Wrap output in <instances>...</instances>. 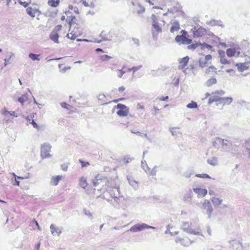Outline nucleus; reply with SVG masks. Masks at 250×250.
Listing matches in <instances>:
<instances>
[{
  "label": "nucleus",
  "mask_w": 250,
  "mask_h": 250,
  "mask_svg": "<svg viewBox=\"0 0 250 250\" xmlns=\"http://www.w3.org/2000/svg\"><path fill=\"white\" fill-rule=\"evenodd\" d=\"M69 9L68 10H67L65 12L64 14L66 16V21H68L70 27L78 25H83V22L82 20H81L80 18H77L76 17L72 15L70 10H72L73 6L69 5Z\"/></svg>",
  "instance_id": "f257e3e1"
},
{
  "label": "nucleus",
  "mask_w": 250,
  "mask_h": 250,
  "mask_svg": "<svg viewBox=\"0 0 250 250\" xmlns=\"http://www.w3.org/2000/svg\"><path fill=\"white\" fill-rule=\"evenodd\" d=\"M92 184L94 187L100 186L101 188H105L108 186L109 180L107 177L101 174H98L93 179Z\"/></svg>",
  "instance_id": "f03ea898"
},
{
  "label": "nucleus",
  "mask_w": 250,
  "mask_h": 250,
  "mask_svg": "<svg viewBox=\"0 0 250 250\" xmlns=\"http://www.w3.org/2000/svg\"><path fill=\"white\" fill-rule=\"evenodd\" d=\"M70 28H71V31L67 34V37L71 40H74L83 34V25L72 26Z\"/></svg>",
  "instance_id": "7ed1b4c3"
},
{
  "label": "nucleus",
  "mask_w": 250,
  "mask_h": 250,
  "mask_svg": "<svg viewBox=\"0 0 250 250\" xmlns=\"http://www.w3.org/2000/svg\"><path fill=\"white\" fill-rule=\"evenodd\" d=\"M113 109H117V114L120 117L127 116L129 112L128 107L125 104H118L113 107Z\"/></svg>",
  "instance_id": "20e7f679"
},
{
  "label": "nucleus",
  "mask_w": 250,
  "mask_h": 250,
  "mask_svg": "<svg viewBox=\"0 0 250 250\" xmlns=\"http://www.w3.org/2000/svg\"><path fill=\"white\" fill-rule=\"evenodd\" d=\"M181 35H177L175 38L176 42L184 44H190L192 40L188 38V35L187 32L185 30H182Z\"/></svg>",
  "instance_id": "39448f33"
},
{
  "label": "nucleus",
  "mask_w": 250,
  "mask_h": 250,
  "mask_svg": "<svg viewBox=\"0 0 250 250\" xmlns=\"http://www.w3.org/2000/svg\"><path fill=\"white\" fill-rule=\"evenodd\" d=\"M151 18L152 20V34L153 36H157L158 34L162 32V29L161 27L159 24L158 19L156 16L153 14L151 16Z\"/></svg>",
  "instance_id": "423d86ee"
},
{
  "label": "nucleus",
  "mask_w": 250,
  "mask_h": 250,
  "mask_svg": "<svg viewBox=\"0 0 250 250\" xmlns=\"http://www.w3.org/2000/svg\"><path fill=\"white\" fill-rule=\"evenodd\" d=\"M225 93L223 90H217L215 91L213 94H214L212 97H210L208 99V104H211L213 102H216L217 105L220 104L221 102L222 97H219L218 95H223Z\"/></svg>",
  "instance_id": "0eeeda50"
},
{
  "label": "nucleus",
  "mask_w": 250,
  "mask_h": 250,
  "mask_svg": "<svg viewBox=\"0 0 250 250\" xmlns=\"http://www.w3.org/2000/svg\"><path fill=\"white\" fill-rule=\"evenodd\" d=\"M62 29L61 25H57L55 28L53 30V31L51 32L49 35V38L52 41H53L55 43H59V32L61 31Z\"/></svg>",
  "instance_id": "6e6552de"
},
{
  "label": "nucleus",
  "mask_w": 250,
  "mask_h": 250,
  "mask_svg": "<svg viewBox=\"0 0 250 250\" xmlns=\"http://www.w3.org/2000/svg\"><path fill=\"white\" fill-rule=\"evenodd\" d=\"M51 146L50 144L44 143L41 146V156L42 159H45L51 156L50 151Z\"/></svg>",
  "instance_id": "1a4fd4ad"
},
{
  "label": "nucleus",
  "mask_w": 250,
  "mask_h": 250,
  "mask_svg": "<svg viewBox=\"0 0 250 250\" xmlns=\"http://www.w3.org/2000/svg\"><path fill=\"white\" fill-rule=\"evenodd\" d=\"M149 228H154L152 227L149 226L146 224H136L132 227H131L130 229V231L131 232H138L142 231L143 230L149 229Z\"/></svg>",
  "instance_id": "9d476101"
},
{
  "label": "nucleus",
  "mask_w": 250,
  "mask_h": 250,
  "mask_svg": "<svg viewBox=\"0 0 250 250\" xmlns=\"http://www.w3.org/2000/svg\"><path fill=\"white\" fill-rule=\"evenodd\" d=\"M192 30L194 37H201L206 33V29L199 26L194 27Z\"/></svg>",
  "instance_id": "9b49d317"
},
{
  "label": "nucleus",
  "mask_w": 250,
  "mask_h": 250,
  "mask_svg": "<svg viewBox=\"0 0 250 250\" xmlns=\"http://www.w3.org/2000/svg\"><path fill=\"white\" fill-rule=\"evenodd\" d=\"M133 13L138 15L141 14L145 12L144 6L140 3H133Z\"/></svg>",
  "instance_id": "f8f14e48"
},
{
  "label": "nucleus",
  "mask_w": 250,
  "mask_h": 250,
  "mask_svg": "<svg viewBox=\"0 0 250 250\" xmlns=\"http://www.w3.org/2000/svg\"><path fill=\"white\" fill-rule=\"evenodd\" d=\"M175 241L180 243L185 247L188 246L191 243V241L186 236H183L182 237H178L176 238Z\"/></svg>",
  "instance_id": "ddd939ff"
},
{
  "label": "nucleus",
  "mask_w": 250,
  "mask_h": 250,
  "mask_svg": "<svg viewBox=\"0 0 250 250\" xmlns=\"http://www.w3.org/2000/svg\"><path fill=\"white\" fill-rule=\"evenodd\" d=\"M203 208L204 209L206 210L207 213L209 217H210L213 208H212L210 202L208 200H205L203 204Z\"/></svg>",
  "instance_id": "4468645a"
},
{
  "label": "nucleus",
  "mask_w": 250,
  "mask_h": 250,
  "mask_svg": "<svg viewBox=\"0 0 250 250\" xmlns=\"http://www.w3.org/2000/svg\"><path fill=\"white\" fill-rule=\"evenodd\" d=\"M189 59V57L188 56H186L179 60V65L178 68L180 69L183 70L185 73L186 72L185 67L188 64Z\"/></svg>",
  "instance_id": "2eb2a0df"
},
{
  "label": "nucleus",
  "mask_w": 250,
  "mask_h": 250,
  "mask_svg": "<svg viewBox=\"0 0 250 250\" xmlns=\"http://www.w3.org/2000/svg\"><path fill=\"white\" fill-rule=\"evenodd\" d=\"M171 27L170 31L171 33H174L175 32H177L180 28V23L177 20H172L170 22Z\"/></svg>",
  "instance_id": "dca6fc26"
},
{
  "label": "nucleus",
  "mask_w": 250,
  "mask_h": 250,
  "mask_svg": "<svg viewBox=\"0 0 250 250\" xmlns=\"http://www.w3.org/2000/svg\"><path fill=\"white\" fill-rule=\"evenodd\" d=\"M226 54L229 57H238L240 54V51H237L235 48H230L227 49Z\"/></svg>",
  "instance_id": "f3484780"
},
{
  "label": "nucleus",
  "mask_w": 250,
  "mask_h": 250,
  "mask_svg": "<svg viewBox=\"0 0 250 250\" xmlns=\"http://www.w3.org/2000/svg\"><path fill=\"white\" fill-rule=\"evenodd\" d=\"M61 105L62 108L67 109L69 114L76 112V108L65 102L62 103Z\"/></svg>",
  "instance_id": "a211bd4d"
},
{
  "label": "nucleus",
  "mask_w": 250,
  "mask_h": 250,
  "mask_svg": "<svg viewBox=\"0 0 250 250\" xmlns=\"http://www.w3.org/2000/svg\"><path fill=\"white\" fill-rule=\"evenodd\" d=\"M193 191L198 195L202 197L206 196L208 193V191L206 189L198 188H193Z\"/></svg>",
  "instance_id": "6ab92c4d"
},
{
  "label": "nucleus",
  "mask_w": 250,
  "mask_h": 250,
  "mask_svg": "<svg viewBox=\"0 0 250 250\" xmlns=\"http://www.w3.org/2000/svg\"><path fill=\"white\" fill-rule=\"evenodd\" d=\"M100 37L101 38V39L97 41V42H100L103 41H106L109 40L110 36L109 33H107L105 31H103L100 34Z\"/></svg>",
  "instance_id": "aec40b11"
},
{
  "label": "nucleus",
  "mask_w": 250,
  "mask_h": 250,
  "mask_svg": "<svg viewBox=\"0 0 250 250\" xmlns=\"http://www.w3.org/2000/svg\"><path fill=\"white\" fill-rule=\"evenodd\" d=\"M62 178V175L53 176L51 178L50 184L53 186H57Z\"/></svg>",
  "instance_id": "412c9836"
},
{
  "label": "nucleus",
  "mask_w": 250,
  "mask_h": 250,
  "mask_svg": "<svg viewBox=\"0 0 250 250\" xmlns=\"http://www.w3.org/2000/svg\"><path fill=\"white\" fill-rule=\"evenodd\" d=\"M50 230L52 234H58L60 235L62 233V230L60 228L56 227L54 224L50 225Z\"/></svg>",
  "instance_id": "4be33fe9"
},
{
  "label": "nucleus",
  "mask_w": 250,
  "mask_h": 250,
  "mask_svg": "<svg viewBox=\"0 0 250 250\" xmlns=\"http://www.w3.org/2000/svg\"><path fill=\"white\" fill-rule=\"evenodd\" d=\"M217 73V68L213 66H211L208 68L205 71V75L207 76H209L212 74H215Z\"/></svg>",
  "instance_id": "5701e85b"
},
{
  "label": "nucleus",
  "mask_w": 250,
  "mask_h": 250,
  "mask_svg": "<svg viewBox=\"0 0 250 250\" xmlns=\"http://www.w3.org/2000/svg\"><path fill=\"white\" fill-rule=\"evenodd\" d=\"M234 65L237 67V69L239 72H243L248 69L246 63H238L235 64Z\"/></svg>",
  "instance_id": "b1692460"
},
{
  "label": "nucleus",
  "mask_w": 250,
  "mask_h": 250,
  "mask_svg": "<svg viewBox=\"0 0 250 250\" xmlns=\"http://www.w3.org/2000/svg\"><path fill=\"white\" fill-rule=\"evenodd\" d=\"M79 185L83 188H85L88 185L86 178L83 176L81 177L79 180Z\"/></svg>",
  "instance_id": "393cba45"
},
{
  "label": "nucleus",
  "mask_w": 250,
  "mask_h": 250,
  "mask_svg": "<svg viewBox=\"0 0 250 250\" xmlns=\"http://www.w3.org/2000/svg\"><path fill=\"white\" fill-rule=\"evenodd\" d=\"M221 102L220 104H222L224 105L225 104H230L232 101V99L230 97H225L222 98Z\"/></svg>",
  "instance_id": "a878e982"
},
{
  "label": "nucleus",
  "mask_w": 250,
  "mask_h": 250,
  "mask_svg": "<svg viewBox=\"0 0 250 250\" xmlns=\"http://www.w3.org/2000/svg\"><path fill=\"white\" fill-rule=\"evenodd\" d=\"M26 11L27 14L31 16L32 17H34L37 12V11L36 9H33L31 7L27 8L26 9Z\"/></svg>",
  "instance_id": "bb28decb"
},
{
  "label": "nucleus",
  "mask_w": 250,
  "mask_h": 250,
  "mask_svg": "<svg viewBox=\"0 0 250 250\" xmlns=\"http://www.w3.org/2000/svg\"><path fill=\"white\" fill-rule=\"evenodd\" d=\"M211 202L214 206H218L221 204L222 200L218 198L213 197L211 199Z\"/></svg>",
  "instance_id": "cd10ccee"
},
{
  "label": "nucleus",
  "mask_w": 250,
  "mask_h": 250,
  "mask_svg": "<svg viewBox=\"0 0 250 250\" xmlns=\"http://www.w3.org/2000/svg\"><path fill=\"white\" fill-rule=\"evenodd\" d=\"M59 0H49L48 1V5L52 7H57L59 5Z\"/></svg>",
  "instance_id": "c85d7f7f"
},
{
  "label": "nucleus",
  "mask_w": 250,
  "mask_h": 250,
  "mask_svg": "<svg viewBox=\"0 0 250 250\" xmlns=\"http://www.w3.org/2000/svg\"><path fill=\"white\" fill-rule=\"evenodd\" d=\"M85 6L92 7L94 5L93 0H82Z\"/></svg>",
  "instance_id": "c756f323"
},
{
  "label": "nucleus",
  "mask_w": 250,
  "mask_h": 250,
  "mask_svg": "<svg viewBox=\"0 0 250 250\" xmlns=\"http://www.w3.org/2000/svg\"><path fill=\"white\" fill-rule=\"evenodd\" d=\"M144 168L145 169L146 172L150 175L154 176L156 175V170L155 168L150 170V169H148V167H146V168H145L144 166H143Z\"/></svg>",
  "instance_id": "7c9ffc66"
},
{
  "label": "nucleus",
  "mask_w": 250,
  "mask_h": 250,
  "mask_svg": "<svg viewBox=\"0 0 250 250\" xmlns=\"http://www.w3.org/2000/svg\"><path fill=\"white\" fill-rule=\"evenodd\" d=\"M29 57L33 61L40 60V55H37L33 53H30L29 55Z\"/></svg>",
  "instance_id": "2f4dec72"
},
{
  "label": "nucleus",
  "mask_w": 250,
  "mask_h": 250,
  "mask_svg": "<svg viewBox=\"0 0 250 250\" xmlns=\"http://www.w3.org/2000/svg\"><path fill=\"white\" fill-rule=\"evenodd\" d=\"M127 180L130 185L132 186L135 187L137 186V182L131 176L128 177Z\"/></svg>",
  "instance_id": "473e14b6"
},
{
  "label": "nucleus",
  "mask_w": 250,
  "mask_h": 250,
  "mask_svg": "<svg viewBox=\"0 0 250 250\" xmlns=\"http://www.w3.org/2000/svg\"><path fill=\"white\" fill-rule=\"evenodd\" d=\"M216 83L217 81L215 78H211L207 81L206 83L208 86H209L212 84H215Z\"/></svg>",
  "instance_id": "72a5a7b5"
},
{
  "label": "nucleus",
  "mask_w": 250,
  "mask_h": 250,
  "mask_svg": "<svg viewBox=\"0 0 250 250\" xmlns=\"http://www.w3.org/2000/svg\"><path fill=\"white\" fill-rule=\"evenodd\" d=\"M220 62L223 64H228L230 63V62L227 60L225 55L221 57Z\"/></svg>",
  "instance_id": "f704fd0d"
},
{
  "label": "nucleus",
  "mask_w": 250,
  "mask_h": 250,
  "mask_svg": "<svg viewBox=\"0 0 250 250\" xmlns=\"http://www.w3.org/2000/svg\"><path fill=\"white\" fill-rule=\"evenodd\" d=\"M187 107L188 108H197L198 105L196 102L194 101H191V103H189L187 104Z\"/></svg>",
  "instance_id": "c9c22d12"
},
{
  "label": "nucleus",
  "mask_w": 250,
  "mask_h": 250,
  "mask_svg": "<svg viewBox=\"0 0 250 250\" xmlns=\"http://www.w3.org/2000/svg\"><path fill=\"white\" fill-rule=\"evenodd\" d=\"M199 62L200 66L202 67H205L208 63V62L204 58H200Z\"/></svg>",
  "instance_id": "e433bc0d"
},
{
  "label": "nucleus",
  "mask_w": 250,
  "mask_h": 250,
  "mask_svg": "<svg viewBox=\"0 0 250 250\" xmlns=\"http://www.w3.org/2000/svg\"><path fill=\"white\" fill-rule=\"evenodd\" d=\"M146 1L150 5L152 6L153 8L157 9L158 7L155 6L156 4V1L155 0H146Z\"/></svg>",
  "instance_id": "4c0bfd02"
},
{
  "label": "nucleus",
  "mask_w": 250,
  "mask_h": 250,
  "mask_svg": "<svg viewBox=\"0 0 250 250\" xmlns=\"http://www.w3.org/2000/svg\"><path fill=\"white\" fill-rule=\"evenodd\" d=\"M195 176L201 178H208L210 179V177L207 174H196Z\"/></svg>",
  "instance_id": "58836bf2"
},
{
  "label": "nucleus",
  "mask_w": 250,
  "mask_h": 250,
  "mask_svg": "<svg viewBox=\"0 0 250 250\" xmlns=\"http://www.w3.org/2000/svg\"><path fill=\"white\" fill-rule=\"evenodd\" d=\"M27 98L25 95H22L18 99V101L21 103L22 104H23V103L27 101Z\"/></svg>",
  "instance_id": "ea45409f"
},
{
  "label": "nucleus",
  "mask_w": 250,
  "mask_h": 250,
  "mask_svg": "<svg viewBox=\"0 0 250 250\" xmlns=\"http://www.w3.org/2000/svg\"><path fill=\"white\" fill-rule=\"evenodd\" d=\"M111 58H112L111 57H110L107 55H104L101 56L100 59L102 61H105L110 59Z\"/></svg>",
  "instance_id": "a19ab883"
},
{
  "label": "nucleus",
  "mask_w": 250,
  "mask_h": 250,
  "mask_svg": "<svg viewBox=\"0 0 250 250\" xmlns=\"http://www.w3.org/2000/svg\"><path fill=\"white\" fill-rule=\"evenodd\" d=\"M200 45V44H198V43L191 44L188 46V48L189 49H195L196 47H197Z\"/></svg>",
  "instance_id": "79ce46f5"
},
{
  "label": "nucleus",
  "mask_w": 250,
  "mask_h": 250,
  "mask_svg": "<svg viewBox=\"0 0 250 250\" xmlns=\"http://www.w3.org/2000/svg\"><path fill=\"white\" fill-rule=\"evenodd\" d=\"M79 162L81 164L82 167H87V166L90 165V164H89V162H84V161H83L82 160H79Z\"/></svg>",
  "instance_id": "37998d69"
},
{
  "label": "nucleus",
  "mask_w": 250,
  "mask_h": 250,
  "mask_svg": "<svg viewBox=\"0 0 250 250\" xmlns=\"http://www.w3.org/2000/svg\"><path fill=\"white\" fill-rule=\"evenodd\" d=\"M30 124H31L33 127L35 128H37V129H39V125H37V124L34 121V120H32V122L31 123H30Z\"/></svg>",
  "instance_id": "c03bdc74"
},
{
  "label": "nucleus",
  "mask_w": 250,
  "mask_h": 250,
  "mask_svg": "<svg viewBox=\"0 0 250 250\" xmlns=\"http://www.w3.org/2000/svg\"><path fill=\"white\" fill-rule=\"evenodd\" d=\"M125 73V72L123 71L122 70H119L117 71V76L121 78L123 75Z\"/></svg>",
  "instance_id": "a18cd8bd"
},
{
  "label": "nucleus",
  "mask_w": 250,
  "mask_h": 250,
  "mask_svg": "<svg viewBox=\"0 0 250 250\" xmlns=\"http://www.w3.org/2000/svg\"><path fill=\"white\" fill-rule=\"evenodd\" d=\"M204 59L206 60V61L208 62V61H210L212 59V56L210 55H207L205 56Z\"/></svg>",
  "instance_id": "49530a36"
},
{
  "label": "nucleus",
  "mask_w": 250,
  "mask_h": 250,
  "mask_svg": "<svg viewBox=\"0 0 250 250\" xmlns=\"http://www.w3.org/2000/svg\"><path fill=\"white\" fill-rule=\"evenodd\" d=\"M33 221L35 223V224H36V226L37 227L38 229L39 230H41V228L40 227L38 222L35 219H34Z\"/></svg>",
  "instance_id": "de8ad7c7"
},
{
  "label": "nucleus",
  "mask_w": 250,
  "mask_h": 250,
  "mask_svg": "<svg viewBox=\"0 0 250 250\" xmlns=\"http://www.w3.org/2000/svg\"><path fill=\"white\" fill-rule=\"evenodd\" d=\"M131 132L133 133L137 134V135H141V132L140 131H136V130H131Z\"/></svg>",
  "instance_id": "09e8293b"
},
{
  "label": "nucleus",
  "mask_w": 250,
  "mask_h": 250,
  "mask_svg": "<svg viewBox=\"0 0 250 250\" xmlns=\"http://www.w3.org/2000/svg\"><path fill=\"white\" fill-rule=\"evenodd\" d=\"M61 167H62V169L63 170H64V171L66 170H67V165H65V164H64V165H62V166H61Z\"/></svg>",
  "instance_id": "8fccbe9b"
},
{
  "label": "nucleus",
  "mask_w": 250,
  "mask_h": 250,
  "mask_svg": "<svg viewBox=\"0 0 250 250\" xmlns=\"http://www.w3.org/2000/svg\"><path fill=\"white\" fill-rule=\"evenodd\" d=\"M168 99V97L167 96H166V97H161L160 98V100L161 101H166Z\"/></svg>",
  "instance_id": "3c124183"
},
{
  "label": "nucleus",
  "mask_w": 250,
  "mask_h": 250,
  "mask_svg": "<svg viewBox=\"0 0 250 250\" xmlns=\"http://www.w3.org/2000/svg\"><path fill=\"white\" fill-rule=\"evenodd\" d=\"M66 20V15H62L61 17V21H63L65 20Z\"/></svg>",
  "instance_id": "603ef678"
},
{
  "label": "nucleus",
  "mask_w": 250,
  "mask_h": 250,
  "mask_svg": "<svg viewBox=\"0 0 250 250\" xmlns=\"http://www.w3.org/2000/svg\"><path fill=\"white\" fill-rule=\"evenodd\" d=\"M96 52H102L103 53H104V51L101 48H97L96 50H95Z\"/></svg>",
  "instance_id": "864d4df0"
},
{
  "label": "nucleus",
  "mask_w": 250,
  "mask_h": 250,
  "mask_svg": "<svg viewBox=\"0 0 250 250\" xmlns=\"http://www.w3.org/2000/svg\"><path fill=\"white\" fill-rule=\"evenodd\" d=\"M70 68V67H66L65 66V67H64L63 68H62V71H63V72H65L67 69H69Z\"/></svg>",
  "instance_id": "5fc2aeb1"
},
{
  "label": "nucleus",
  "mask_w": 250,
  "mask_h": 250,
  "mask_svg": "<svg viewBox=\"0 0 250 250\" xmlns=\"http://www.w3.org/2000/svg\"><path fill=\"white\" fill-rule=\"evenodd\" d=\"M125 90V88L124 86H121L119 88V90L120 91H124Z\"/></svg>",
  "instance_id": "6e6d98bb"
},
{
  "label": "nucleus",
  "mask_w": 250,
  "mask_h": 250,
  "mask_svg": "<svg viewBox=\"0 0 250 250\" xmlns=\"http://www.w3.org/2000/svg\"><path fill=\"white\" fill-rule=\"evenodd\" d=\"M123 99V98H120V99H119L114 100H113V102L114 103H116L118 102L119 101H121Z\"/></svg>",
  "instance_id": "4d7b16f0"
},
{
  "label": "nucleus",
  "mask_w": 250,
  "mask_h": 250,
  "mask_svg": "<svg viewBox=\"0 0 250 250\" xmlns=\"http://www.w3.org/2000/svg\"><path fill=\"white\" fill-rule=\"evenodd\" d=\"M138 107L140 109H144V106L142 105H141L140 104H138Z\"/></svg>",
  "instance_id": "13d9d810"
},
{
  "label": "nucleus",
  "mask_w": 250,
  "mask_h": 250,
  "mask_svg": "<svg viewBox=\"0 0 250 250\" xmlns=\"http://www.w3.org/2000/svg\"><path fill=\"white\" fill-rule=\"evenodd\" d=\"M15 183H16L15 185H16L17 186H20V182L19 181L15 180Z\"/></svg>",
  "instance_id": "bf43d9fd"
},
{
  "label": "nucleus",
  "mask_w": 250,
  "mask_h": 250,
  "mask_svg": "<svg viewBox=\"0 0 250 250\" xmlns=\"http://www.w3.org/2000/svg\"><path fill=\"white\" fill-rule=\"evenodd\" d=\"M190 233H193L194 234H199V232H197V231H192V232L190 231Z\"/></svg>",
  "instance_id": "052dcab7"
},
{
  "label": "nucleus",
  "mask_w": 250,
  "mask_h": 250,
  "mask_svg": "<svg viewBox=\"0 0 250 250\" xmlns=\"http://www.w3.org/2000/svg\"><path fill=\"white\" fill-rule=\"evenodd\" d=\"M11 115H13V116H15V111H12L11 112V113L9 112Z\"/></svg>",
  "instance_id": "680f3d73"
},
{
  "label": "nucleus",
  "mask_w": 250,
  "mask_h": 250,
  "mask_svg": "<svg viewBox=\"0 0 250 250\" xmlns=\"http://www.w3.org/2000/svg\"><path fill=\"white\" fill-rule=\"evenodd\" d=\"M137 69H138V68H132L130 69V70H133V71H136V70H137Z\"/></svg>",
  "instance_id": "e2e57ef3"
},
{
  "label": "nucleus",
  "mask_w": 250,
  "mask_h": 250,
  "mask_svg": "<svg viewBox=\"0 0 250 250\" xmlns=\"http://www.w3.org/2000/svg\"><path fill=\"white\" fill-rule=\"evenodd\" d=\"M233 71V70H232V69H228V70H226V71H227V72H231V71Z\"/></svg>",
  "instance_id": "0e129e2a"
},
{
  "label": "nucleus",
  "mask_w": 250,
  "mask_h": 250,
  "mask_svg": "<svg viewBox=\"0 0 250 250\" xmlns=\"http://www.w3.org/2000/svg\"><path fill=\"white\" fill-rule=\"evenodd\" d=\"M74 11H75V12H76L77 13H79L78 9V8H76V9H75V10H74Z\"/></svg>",
  "instance_id": "69168bd1"
},
{
  "label": "nucleus",
  "mask_w": 250,
  "mask_h": 250,
  "mask_svg": "<svg viewBox=\"0 0 250 250\" xmlns=\"http://www.w3.org/2000/svg\"><path fill=\"white\" fill-rule=\"evenodd\" d=\"M103 226H104V224H102V225H101L100 226V229H102V228H103Z\"/></svg>",
  "instance_id": "338daca9"
},
{
  "label": "nucleus",
  "mask_w": 250,
  "mask_h": 250,
  "mask_svg": "<svg viewBox=\"0 0 250 250\" xmlns=\"http://www.w3.org/2000/svg\"><path fill=\"white\" fill-rule=\"evenodd\" d=\"M209 95H210V94H209V93H207V94H206V96H209Z\"/></svg>",
  "instance_id": "774afa93"
}]
</instances>
